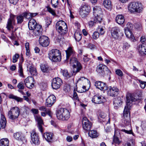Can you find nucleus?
I'll return each instance as SVG.
<instances>
[{
    "instance_id": "1",
    "label": "nucleus",
    "mask_w": 146,
    "mask_h": 146,
    "mask_svg": "<svg viewBox=\"0 0 146 146\" xmlns=\"http://www.w3.org/2000/svg\"><path fill=\"white\" fill-rule=\"evenodd\" d=\"M48 57L54 62L59 61L61 59V54L60 51L57 49H53L49 51Z\"/></svg>"
},
{
    "instance_id": "2",
    "label": "nucleus",
    "mask_w": 146,
    "mask_h": 146,
    "mask_svg": "<svg viewBox=\"0 0 146 146\" xmlns=\"http://www.w3.org/2000/svg\"><path fill=\"white\" fill-rule=\"evenodd\" d=\"M56 116L59 120L63 121L67 120L70 117V113L66 109L61 108L57 111Z\"/></svg>"
},
{
    "instance_id": "3",
    "label": "nucleus",
    "mask_w": 146,
    "mask_h": 146,
    "mask_svg": "<svg viewBox=\"0 0 146 146\" xmlns=\"http://www.w3.org/2000/svg\"><path fill=\"white\" fill-rule=\"evenodd\" d=\"M122 122L124 123V129L120 130V133L121 132H124L127 134H131L134 136V134L133 133L130 124V118L128 117L127 118H123L122 120Z\"/></svg>"
},
{
    "instance_id": "4",
    "label": "nucleus",
    "mask_w": 146,
    "mask_h": 146,
    "mask_svg": "<svg viewBox=\"0 0 146 146\" xmlns=\"http://www.w3.org/2000/svg\"><path fill=\"white\" fill-rule=\"evenodd\" d=\"M128 9L129 11L131 13H140L143 10L142 4L138 2H133L130 3L128 6Z\"/></svg>"
},
{
    "instance_id": "5",
    "label": "nucleus",
    "mask_w": 146,
    "mask_h": 146,
    "mask_svg": "<svg viewBox=\"0 0 146 146\" xmlns=\"http://www.w3.org/2000/svg\"><path fill=\"white\" fill-rule=\"evenodd\" d=\"M20 110L17 107L11 108L8 113V117L12 120H15L19 116Z\"/></svg>"
},
{
    "instance_id": "6",
    "label": "nucleus",
    "mask_w": 146,
    "mask_h": 146,
    "mask_svg": "<svg viewBox=\"0 0 146 146\" xmlns=\"http://www.w3.org/2000/svg\"><path fill=\"white\" fill-rule=\"evenodd\" d=\"M56 28L58 32L61 35H64L67 32V25L63 21H59L56 23Z\"/></svg>"
},
{
    "instance_id": "7",
    "label": "nucleus",
    "mask_w": 146,
    "mask_h": 146,
    "mask_svg": "<svg viewBox=\"0 0 146 146\" xmlns=\"http://www.w3.org/2000/svg\"><path fill=\"white\" fill-rule=\"evenodd\" d=\"M70 63L74 68L73 72L74 75L81 70L82 68L81 64L77 61V59L74 57V56L70 58Z\"/></svg>"
},
{
    "instance_id": "8",
    "label": "nucleus",
    "mask_w": 146,
    "mask_h": 146,
    "mask_svg": "<svg viewBox=\"0 0 146 146\" xmlns=\"http://www.w3.org/2000/svg\"><path fill=\"white\" fill-rule=\"evenodd\" d=\"M126 106L131 107L132 105V102L137 100V98L133 95L129 93H127L126 96Z\"/></svg>"
},
{
    "instance_id": "9",
    "label": "nucleus",
    "mask_w": 146,
    "mask_h": 146,
    "mask_svg": "<svg viewBox=\"0 0 146 146\" xmlns=\"http://www.w3.org/2000/svg\"><path fill=\"white\" fill-rule=\"evenodd\" d=\"M82 126L83 129L86 131H89L92 125V123L89 121L87 118L83 117L82 119Z\"/></svg>"
},
{
    "instance_id": "10",
    "label": "nucleus",
    "mask_w": 146,
    "mask_h": 146,
    "mask_svg": "<svg viewBox=\"0 0 146 146\" xmlns=\"http://www.w3.org/2000/svg\"><path fill=\"white\" fill-rule=\"evenodd\" d=\"M107 89L108 95L112 97L117 96L119 92V90L116 87H109Z\"/></svg>"
},
{
    "instance_id": "11",
    "label": "nucleus",
    "mask_w": 146,
    "mask_h": 146,
    "mask_svg": "<svg viewBox=\"0 0 146 146\" xmlns=\"http://www.w3.org/2000/svg\"><path fill=\"white\" fill-rule=\"evenodd\" d=\"M62 83V81L60 78L58 77L54 78L52 83V88L54 89H57L60 87Z\"/></svg>"
},
{
    "instance_id": "12",
    "label": "nucleus",
    "mask_w": 146,
    "mask_h": 146,
    "mask_svg": "<svg viewBox=\"0 0 146 146\" xmlns=\"http://www.w3.org/2000/svg\"><path fill=\"white\" fill-rule=\"evenodd\" d=\"M93 17L98 18L100 17L102 18L101 15L102 11L100 7L98 6H95L93 8Z\"/></svg>"
},
{
    "instance_id": "13",
    "label": "nucleus",
    "mask_w": 146,
    "mask_h": 146,
    "mask_svg": "<svg viewBox=\"0 0 146 146\" xmlns=\"http://www.w3.org/2000/svg\"><path fill=\"white\" fill-rule=\"evenodd\" d=\"M39 41L40 44L44 47L48 46L49 44V38L46 36H41L39 37Z\"/></svg>"
},
{
    "instance_id": "14",
    "label": "nucleus",
    "mask_w": 146,
    "mask_h": 146,
    "mask_svg": "<svg viewBox=\"0 0 146 146\" xmlns=\"http://www.w3.org/2000/svg\"><path fill=\"white\" fill-rule=\"evenodd\" d=\"M133 28V25L132 24L128 22L127 23L125 28V32L126 36L128 38H130L132 35L131 30Z\"/></svg>"
},
{
    "instance_id": "15",
    "label": "nucleus",
    "mask_w": 146,
    "mask_h": 146,
    "mask_svg": "<svg viewBox=\"0 0 146 146\" xmlns=\"http://www.w3.org/2000/svg\"><path fill=\"white\" fill-rule=\"evenodd\" d=\"M34 78L31 76L28 77L26 78L24 81L25 85L29 89L32 88L34 86L33 82Z\"/></svg>"
},
{
    "instance_id": "16",
    "label": "nucleus",
    "mask_w": 146,
    "mask_h": 146,
    "mask_svg": "<svg viewBox=\"0 0 146 146\" xmlns=\"http://www.w3.org/2000/svg\"><path fill=\"white\" fill-rule=\"evenodd\" d=\"M96 71L101 75H103L106 71H108V72H110L108 67L102 64H100L97 66Z\"/></svg>"
},
{
    "instance_id": "17",
    "label": "nucleus",
    "mask_w": 146,
    "mask_h": 146,
    "mask_svg": "<svg viewBox=\"0 0 146 146\" xmlns=\"http://www.w3.org/2000/svg\"><path fill=\"white\" fill-rule=\"evenodd\" d=\"M15 16L11 14L10 17L8 19L7 25L6 28L9 30H11L13 28V24L15 22Z\"/></svg>"
},
{
    "instance_id": "18",
    "label": "nucleus",
    "mask_w": 146,
    "mask_h": 146,
    "mask_svg": "<svg viewBox=\"0 0 146 146\" xmlns=\"http://www.w3.org/2000/svg\"><path fill=\"white\" fill-rule=\"evenodd\" d=\"M42 31L41 26L40 25H37L36 27L30 32V35L31 36V35L33 36H39L41 34Z\"/></svg>"
},
{
    "instance_id": "19",
    "label": "nucleus",
    "mask_w": 146,
    "mask_h": 146,
    "mask_svg": "<svg viewBox=\"0 0 146 146\" xmlns=\"http://www.w3.org/2000/svg\"><path fill=\"white\" fill-rule=\"evenodd\" d=\"M105 100L104 98L101 95H96L93 97L92 100L95 104H100L104 102Z\"/></svg>"
},
{
    "instance_id": "20",
    "label": "nucleus",
    "mask_w": 146,
    "mask_h": 146,
    "mask_svg": "<svg viewBox=\"0 0 146 146\" xmlns=\"http://www.w3.org/2000/svg\"><path fill=\"white\" fill-rule=\"evenodd\" d=\"M31 140L32 142L36 145H38L40 142L39 137L34 130L31 133Z\"/></svg>"
},
{
    "instance_id": "21",
    "label": "nucleus",
    "mask_w": 146,
    "mask_h": 146,
    "mask_svg": "<svg viewBox=\"0 0 146 146\" xmlns=\"http://www.w3.org/2000/svg\"><path fill=\"white\" fill-rule=\"evenodd\" d=\"M56 97L53 95H50L46 100V105L48 107H50L55 102Z\"/></svg>"
},
{
    "instance_id": "22",
    "label": "nucleus",
    "mask_w": 146,
    "mask_h": 146,
    "mask_svg": "<svg viewBox=\"0 0 146 146\" xmlns=\"http://www.w3.org/2000/svg\"><path fill=\"white\" fill-rule=\"evenodd\" d=\"M111 32V36L113 38H117L119 36L120 29L119 27H115L112 28Z\"/></svg>"
},
{
    "instance_id": "23",
    "label": "nucleus",
    "mask_w": 146,
    "mask_h": 146,
    "mask_svg": "<svg viewBox=\"0 0 146 146\" xmlns=\"http://www.w3.org/2000/svg\"><path fill=\"white\" fill-rule=\"evenodd\" d=\"M92 19L93 21H90L88 23L89 26L90 27L95 26L96 24L101 23L103 19L102 18L100 17L98 18L94 17H93Z\"/></svg>"
},
{
    "instance_id": "24",
    "label": "nucleus",
    "mask_w": 146,
    "mask_h": 146,
    "mask_svg": "<svg viewBox=\"0 0 146 146\" xmlns=\"http://www.w3.org/2000/svg\"><path fill=\"white\" fill-rule=\"evenodd\" d=\"M94 85L97 88L101 90H104L107 89V87L106 83L101 81H96Z\"/></svg>"
},
{
    "instance_id": "25",
    "label": "nucleus",
    "mask_w": 146,
    "mask_h": 146,
    "mask_svg": "<svg viewBox=\"0 0 146 146\" xmlns=\"http://www.w3.org/2000/svg\"><path fill=\"white\" fill-rule=\"evenodd\" d=\"M66 60L69 58H71L75 56V53L72 48L71 47H69L66 50Z\"/></svg>"
},
{
    "instance_id": "26",
    "label": "nucleus",
    "mask_w": 146,
    "mask_h": 146,
    "mask_svg": "<svg viewBox=\"0 0 146 146\" xmlns=\"http://www.w3.org/2000/svg\"><path fill=\"white\" fill-rule=\"evenodd\" d=\"M36 120L38 123V127L39 131L42 133L43 132V129L42 125L43 124V121L40 117L36 116L35 117Z\"/></svg>"
},
{
    "instance_id": "27",
    "label": "nucleus",
    "mask_w": 146,
    "mask_h": 146,
    "mask_svg": "<svg viewBox=\"0 0 146 146\" xmlns=\"http://www.w3.org/2000/svg\"><path fill=\"white\" fill-rule=\"evenodd\" d=\"M37 25H39L37 24L36 21L34 19H31L30 20L28 23V27L29 29L33 30Z\"/></svg>"
},
{
    "instance_id": "28",
    "label": "nucleus",
    "mask_w": 146,
    "mask_h": 146,
    "mask_svg": "<svg viewBox=\"0 0 146 146\" xmlns=\"http://www.w3.org/2000/svg\"><path fill=\"white\" fill-rule=\"evenodd\" d=\"M122 103V101L121 100V98L118 97L113 99V104L115 108L116 109L117 107H120Z\"/></svg>"
},
{
    "instance_id": "29",
    "label": "nucleus",
    "mask_w": 146,
    "mask_h": 146,
    "mask_svg": "<svg viewBox=\"0 0 146 146\" xmlns=\"http://www.w3.org/2000/svg\"><path fill=\"white\" fill-rule=\"evenodd\" d=\"M138 51L139 53L141 55L146 54V44L143 43L139 45Z\"/></svg>"
},
{
    "instance_id": "30",
    "label": "nucleus",
    "mask_w": 146,
    "mask_h": 146,
    "mask_svg": "<svg viewBox=\"0 0 146 146\" xmlns=\"http://www.w3.org/2000/svg\"><path fill=\"white\" fill-rule=\"evenodd\" d=\"M53 135V134L52 133H46L44 134L43 137L48 142H51L52 140Z\"/></svg>"
},
{
    "instance_id": "31",
    "label": "nucleus",
    "mask_w": 146,
    "mask_h": 146,
    "mask_svg": "<svg viewBox=\"0 0 146 146\" xmlns=\"http://www.w3.org/2000/svg\"><path fill=\"white\" fill-rule=\"evenodd\" d=\"M27 68L29 69L30 73L31 75L36 76L37 75L36 69L33 66L31 65L28 66Z\"/></svg>"
},
{
    "instance_id": "32",
    "label": "nucleus",
    "mask_w": 146,
    "mask_h": 146,
    "mask_svg": "<svg viewBox=\"0 0 146 146\" xmlns=\"http://www.w3.org/2000/svg\"><path fill=\"white\" fill-rule=\"evenodd\" d=\"M124 17L122 15H118L115 18L116 22L119 25L123 24L124 22Z\"/></svg>"
},
{
    "instance_id": "33",
    "label": "nucleus",
    "mask_w": 146,
    "mask_h": 146,
    "mask_svg": "<svg viewBox=\"0 0 146 146\" xmlns=\"http://www.w3.org/2000/svg\"><path fill=\"white\" fill-rule=\"evenodd\" d=\"M88 135L89 136L92 138H97L99 135V133L96 130L89 131Z\"/></svg>"
},
{
    "instance_id": "34",
    "label": "nucleus",
    "mask_w": 146,
    "mask_h": 146,
    "mask_svg": "<svg viewBox=\"0 0 146 146\" xmlns=\"http://www.w3.org/2000/svg\"><path fill=\"white\" fill-rule=\"evenodd\" d=\"M6 125V121L4 116L2 115L1 116V119L0 120V130L2 128L4 129Z\"/></svg>"
},
{
    "instance_id": "35",
    "label": "nucleus",
    "mask_w": 146,
    "mask_h": 146,
    "mask_svg": "<svg viewBox=\"0 0 146 146\" xmlns=\"http://www.w3.org/2000/svg\"><path fill=\"white\" fill-rule=\"evenodd\" d=\"M131 107L125 106L123 112V118H127L128 117L130 118V114L129 110Z\"/></svg>"
},
{
    "instance_id": "36",
    "label": "nucleus",
    "mask_w": 146,
    "mask_h": 146,
    "mask_svg": "<svg viewBox=\"0 0 146 146\" xmlns=\"http://www.w3.org/2000/svg\"><path fill=\"white\" fill-rule=\"evenodd\" d=\"M14 136L16 139L21 141L25 140L24 137L21 133H16L14 134Z\"/></svg>"
},
{
    "instance_id": "37",
    "label": "nucleus",
    "mask_w": 146,
    "mask_h": 146,
    "mask_svg": "<svg viewBox=\"0 0 146 146\" xmlns=\"http://www.w3.org/2000/svg\"><path fill=\"white\" fill-rule=\"evenodd\" d=\"M103 4L105 7L108 10H110L111 8L112 4L110 0H104Z\"/></svg>"
},
{
    "instance_id": "38",
    "label": "nucleus",
    "mask_w": 146,
    "mask_h": 146,
    "mask_svg": "<svg viewBox=\"0 0 146 146\" xmlns=\"http://www.w3.org/2000/svg\"><path fill=\"white\" fill-rule=\"evenodd\" d=\"M121 141L119 138L115 136V135L113 136V141L112 144L116 146H118L121 143Z\"/></svg>"
},
{
    "instance_id": "39",
    "label": "nucleus",
    "mask_w": 146,
    "mask_h": 146,
    "mask_svg": "<svg viewBox=\"0 0 146 146\" xmlns=\"http://www.w3.org/2000/svg\"><path fill=\"white\" fill-rule=\"evenodd\" d=\"M8 97L9 98L14 99L18 102H22L23 100V98L18 97L12 94H10Z\"/></svg>"
},
{
    "instance_id": "40",
    "label": "nucleus",
    "mask_w": 146,
    "mask_h": 146,
    "mask_svg": "<svg viewBox=\"0 0 146 146\" xmlns=\"http://www.w3.org/2000/svg\"><path fill=\"white\" fill-rule=\"evenodd\" d=\"M8 97L9 98L14 99L18 102H22L23 100V98L18 97L12 94H10Z\"/></svg>"
},
{
    "instance_id": "41",
    "label": "nucleus",
    "mask_w": 146,
    "mask_h": 146,
    "mask_svg": "<svg viewBox=\"0 0 146 146\" xmlns=\"http://www.w3.org/2000/svg\"><path fill=\"white\" fill-rule=\"evenodd\" d=\"M9 140L8 139H3L0 140V146H8Z\"/></svg>"
},
{
    "instance_id": "42",
    "label": "nucleus",
    "mask_w": 146,
    "mask_h": 146,
    "mask_svg": "<svg viewBox=\"0 0 146 146\" xmlns=\"http://www.w3.org/2000/svg\"><path fill=\"white\" fill-rule=\"evenodd\" d=\"M62 73L63 76L67 78H69L71 77L73 74L69 73L66 70H62Z\"/></svg>"
},
{
    "instance_id": "43",
    "label": "nucleus",
    "mask_w": 146,
    "mask_h": 146,
    "mask_svg": "<svg viewBox=\"0 0 146 146\" xmlns=\"http://www.w3.org/2000/svg\"><path fill=\"white\" fill-rule=\"evenodd\" d=\"M74 38L76 41H79L82 38V34L79 32H76L74 34Z\"/></svg>"
},
{
    "instance_id": "44",
    "label": "nucleus",
    "mask_w": 146,
    "mask_h": 146,
    "mask_svg": "<svg viewBox=\"0 0 146 146\" xmlns=\"http://www.w3.org/2000/svg\"><path fill=\"white\" fill-rule=\"evenodd\" d=\"M40 68L41 70L44 72H48L49 71V67L47 65L41 64Z\"/></svg>"
},
{
    "instance_id": "45",
    "label": "nucleus",
    "mask_w": 146,
    "mask_h": 146,
    "mask_svg": "<svg viewBox=\"0 0 146 146\" xmlns=\"http://www.w3.org/2000/svg\"><path fill=\"white\" fill-rule=\"evenodd\" d=\"M39 110H40L46 112V113H47L49 116H51V112L49 109H47L44 106H42L39 108Z\"/></svg>"
},
{
    "instance_id": "46",
    "label": "nucleus",
    "mask_w": 146,
    "mask_h": 146,
    "mask_svg": "<svg viewBox=\"0 0 146 146\" xmlns=\"http://www.w3.org/2000/svg\"><path fill=\"white\" fill-rule=\"evenodd\" d=\"M104 27L102 26H99L96 29L97 31L101 35H103L105 32Z\"/></svg>"
},
{
    "instance_id": "47",
    "label": "nucleus",
    "mask_w": 146,
    "mask_h": 146,
    "mask_svg": "<svg viewBox=\"0 0 146 146\" xmlns=\"http://www.w3.org/2000/svg\"><path fill=\"white\" fill-rule=\"evenodd\" d=\"M83 10V11H85L89 13L90 11V7L87 4H85L82 7L81 9Z\"/></svg>"
},
{
    "instance_id": "48",
    "label": "nucleus",
    "mask_w": 146,
    "mask_h": 146,
    "mask_svg": "<svg viewBox=\"0 0 146 146\" xmlns=\"http://www.w3.org/2000/svg\"><path fill=\"white\" fill-rule=\"evenodd\" d=\"M106 116V114L104 113L103 112H100L98 116V119H99V121L100 122L102 121H104L103 119H104L105 118Z\"/></svg>"
},
{
    "instance_id": "49",
    "label": "nucleus",
    "mask_w": 146,
    "mask_h": 146,
    "mask_svg": "<svg viewBox=\"0 0 146 146\" xmlns=\"http://www.w3.org/2000/svg\"><path fill=\"white\" fill-rule=\"evenodd\" d=\"M18 72L20 76L21 77H23V69L22 68V64L21 63L19 64Z\"/></svg>"
},
{
    "instance_id": "50",
    "label": "nucleus",
    "mask_w": 146,
    "mask_h": 146,
    "mask_svg": "<svg viewBox=\"0 0 146 146\" xmlns=\"http://www.w3.org/2000/svg\"><path fill=\"white\" fill-rule=\"evenodd\" d=\"M89 13L87 12L83 11V10L80 9L79 12V14L83 18L86 17Z\"/></svg>"
},
{
    "instance_id": "51",
    "label": "nucleus",
    "mask_w": 146,
    "mask_h": 146,
    "mask_svg": "<svg viewBox=\"0 0 146 146\" xmlns=\"http://www.w3.org/2000/svg\"><path fill=\"white\" fill-rule=\"evenodd\" d=\"M51 3L53 7L56 8L58 7V0H51Z\"/></svg>"
},
{
    "instance_id": "52",
    "label": "nucleus",
    "mask_w": 146,
    "mask_h": 146,
    "mask_svg": "<svg viewBox=\"0 0 146 146\" xmlns=\"http://www.w3.org/2000/svg\"><path fill=\"white\" fill-rule=\"evenodd\" d=\"M24 17L23 16V13L21 15L17 16V23H21L23 21Z\"/></svg>"
},
{
    "instance_id": "53",
    "label": "nucleus",
    "mask_w": 146,
    "mask_h": 146,
    "mask_svg": "<svg viewBox=\"0 0 146 146\" xmlns=\"http://www.w3.org/2000/svg\"><path fill=\"white\" fill-rule=\"evenodd\" d=\"M100 34L97 31L94 32L92 35V38L96 40L99 36Z\"/></svg>"
},
{
    "instance_id": "54",
    "label": "nucleus",
    "mask_w": 146,
    "mask_h": 146,
    "mask_svg": "<svg viewBox=\"0 0 146 146\" xmlns=\"http://www.w3.org/2000/svg\"><path fill=\"white\" fill-rule=\"evenodd\" d=\"M21 110L23 113H27L30 110L29 108L27 106H24L21 108Z\"/></svg>"
},
{
    "instance_id": "55",
    "label": "nucleus",
    "mask_w": 146,
    "mask_h": 146,
    "mask_svg": "<svg viewBox=\"0 0 146 146\" xmlns=\"http://www.w3.org/2000/svg\"><path fill=\"white\" fill-rule=\"evenodd\" d=\"M19 55L18 54H16L13 57V62L14 63L16 62L18 60Z\"/></svg>"
},
{
    "instance_id": "56",
    "label": "nucleus",
    "mask_w": 146,
    "mask_h": 146,
    "mask_svg": "<svg viewBox=\"0 0 146 146\" xmlns=\"http://www.w3.org/2000/svg\"><path fill=\"white\" fill-rule=\"evenodd\" d=\"M23 16L27 19H29L32 18L31 13H23Z\"/></svg>"
},
{
    "instance_id": "57",
    "label": "nucleus",
    "mask_w": 146,
    "mask_h": 146,
    "mask_svg": "<svg viewBox=\"0 0 146 146\" xmlns=\"http://www.w3.org/2000/svg\"><path fill=\"white\" fill-rule=\"evenodd\" d=\"M17 87L21 90H24L25 86L23 83L22 82H20L17 85Z\"/></svg>"
},
{
    "instance_id": "58",
    "label": "nucleus",
    "mask_w": 146,
    "mask_h": 146,
    "mask_svg": "<svg viewBox=\"0 0 146 146\" xmlns=\"http://www.w3.org/2000/svg\"><path fill=\"white\" fill-rule=\"evenodd\" d=\"M47 9L48 11L51 13L53 15H56V13L54 11L52 10L50 7L49 6L47 7Z\"/></svg>"
},
{
    "instance_id": "59",
    "label": "nucleus",
    "mask_w": 146,
    "mask_h": 146,
    "mask_svg": "<svg viewBox=\"0 0 146 146\" xmlns=\"http://www.w3.org/2000/svg\"><path fill=\"white\" fill-rule=\"evenodd\" d=\"M116 74L120 77L123 76V74L122 71L120 69H117L115 70Z\"/></svg>"
},
{
    "instance_id": "60",
    "label": "nucleus",
    "mask_w": 146,
    "mask_h": 146,
    "mask_svg": "<svg viewBox=\"0 0 146 146\" xmlns=\"http://www.w3.org/2000/svg\"><path fill=\"white\" fill-rule=\"evenodd\" d=\"M139 81L140 83V85L142 89L144 88L146 86V84L145 83V82L142 81L140 80H139Z\"/></svg>"
},
{
    "instance_id": "61",
    "label": "nucleus",
    "mask_w": 146,
    "mask_h": 146,
    "mask_svg": "<svg viewBox=\"0 0 146 146\" xmlns=\"http://www.w3.org/2000/svg\"><path fill=\"white\" fill-rule=\"evenodd\" d=\"M73 98L74 100L78 101H79L78 95L77 93L75 91H74V92Z\"/></svg>"
},
{
    "instance_id": "62",
    "label": "nucleus",
    "mask_w": 146,
    "mask_h": 146,
    "mask_svg": "<svg viewBox=\"0 0 146 146\" xmlns=\"http://www.w3.org/2000/svg\"><path fill=\"white\" fill-rule=\"evenodd\" d=\"M123 49H128L129 46V45L126 42H124L123 43Z\"/></svg>"
},
{
    "instance_id": "63",
    "label": "nucleus",
    "mask_w": 146,
    "mask_h": 146,
    "mask_svg": "<svg viewBox=\"0 0 146 146\" xmlns=\"http://www.w3.org/2000/svg\"><path fill=\"white\" fill-rule=\"evenodd\" d=\"M141 127L143 130L146 129V121H143L141 124Z\"/></svg>"
},
{
    "instance_id": "64",
    "label": "nucleus",
    "mask_w": 146,
    "mask_h": 146,
    "mask_svg": "<svg viewBox=\"0 0 146 146\" xmlns=\"http://www.w3.org/2000/svg\"><path fill=\"white\" fill-rule=\"evenodd\" d=\"M105 131L107 133H108L110 131L111 128L110 126H108L106 125L104 126Z\"/></svg>"
}]
</instances>
